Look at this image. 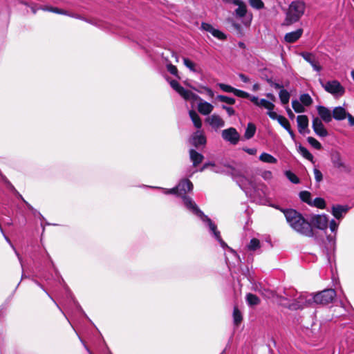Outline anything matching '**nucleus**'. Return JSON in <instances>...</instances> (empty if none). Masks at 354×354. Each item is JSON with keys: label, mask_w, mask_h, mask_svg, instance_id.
<instances>
[{"label": "nucleus", "mask_w": 354, "mask_h": 354, "mask_svg": "<svg viewBox=\"0 0 354 354\" xmlns=\"http://www.w3.org/2000/svg\"><path fill=\"white\" fill-rule=\"evenodd\" d=\"M234 94L239 97L248 98L250 97V94L241 90L234 88Z\"/></svg>", "instance_id": "09e8293b"}, {"label": "nucleus", "mask_w": 354, "mask_h": 354, "mask_svg": "<svg viewBox=\"0 0 354 354\" xmlns=\"http://www.w3.org/2000/svg\"><path fill=\"white\" fill-rule=\"evenodd\" d=\"M183 63L186 67H187L192 71L195 72V64L187 58H183Z\"/></svg>", "instance_id": "49530a36"}, {"label": "nucleus", "mask_w": 354, "mask_h": 354, "mask_svg": "<svg viewBox=\"0 0 354 354\" xmlns=\"http://www.w3.org/2000/svg\"><path fill=\"white\" fill-rule=\"evenodd\" d=\"M298 151L304 158L311 162H313V156L309 152V151L306 147L299 145L298 147Z\"/></svg>", "instance_id": "7c9ffc66"}, {"label": "nucleus", "mask_w": 354, "mask_h": 354, "mask_svg": "<svg viewBox=\"0 0 354 354\" xmlns=\"http://www.w3.org/2000/svg\"><path fill=\"white\" fill-rule=\"evenodd\" d=\"M333 118L337 120H342L348 116L351 115L350 113H347L345 109L342 106H337L334 108L332 112Z\"/></svg>", "instance_id": "5701e85b"}, {"label": "nucleus", "mask_w": 354, "mask_h": 354, "mask_svg": "<svg viewBox=\"0 0 354 354\" xmlns=\"http://www.w3.org/2000/svg\"><path fill=\"white\" fill-rule=\"evenodd\" d=\"M312 127L315 133L320 137H326L328 136V131L324 127L322 121L320 118L316 117L314 118L312 122Z\"/></svg>", "instance_id": "4468645a"}, {"label": "nucleus", "mask_w": 354, "mask_h": 354, "mask_svg": "<svg viewBox=\"0 0 354 354\" xmlns=\"http://www.w3.org/2000/svg\"><path fill=\"white\" fill-rule=\"evenodd\" d=\"M307 140H308V142L315 149H322L321 143L318 140H317L315 138L308 137Z\"/></svg>", "instance_id": "79ce46f5"}, {"label": "nucleus", "mask_w": 354, "mask_h": 354, "mask_svg": "<svg viewBox=\"0 0 354 354\" xmlns=\"http://www.w3.org/2000/svg\"><path fill=\"white\" fill-rule=\"evenodd\" d=\"M216 98L219 101H221L222 102H225L228 104H234L236 102L234 98L230 97H227L225 95H217Z\"/></svg>", "instance_id": "a19ab883"}, {"label": "nucleus", "mask_w": 354, "mask_h": 354, "mask_svg": "<svg viewBox=\"0 0 354 354\" xmlns=\"http://www.w3.org/2000/svg\"><path fill=\"white\" fill-rule=\"evenodd\" d=\"M274 109H270V111H268L267 114L269 115L270 118L272 120H279V118L281 115H277V113L274 111H273Z\"/></svg>", "instance_id": "603ef678"}, {"label": "nucleus", "mask_w": 354, "mask_h": 354, "mask_svg": "<svg viewBox=\"0 0 354 354\" xmlns=\"http://www.w3.org/2000/svg\"><path fill=\"white\" fill-rule=\"evenodd\" d=\"M170 85L184 100L190 101L192 104H194L199 98L198 95L185 89L176 80L171 81Z\"/></svg>", "instance_id": "9d476101"}, {"label": "nucleus", "mask_w": 354, "mask_h": 354, "mask_svg": "<svg viewBox=\"0 0 354 354\" xmlns=\"http://www.w3.org/2000/svg\"><path fill=\"white\" fill-rule=\"evenodd\" d=\"M224 3L233 4L237 8L234 10V14L236 18L244 19L243 24L249 26L252 20V14L248 13V8L244 1L242 0H221Z\"/></svg>", "instance_id": "39448f33"}, {"label": "nucleus", "mask_w": 354, "mask_h": 354, "mask_svg": "<svg viewBox=\"0 0 354 354\" xmlns=\"http://www.w3.org/2000/svg\"><path fill=\"white\" fill-rule=\"evenodd\" d=\"M331 162L335 168L341 172L349 173L351 171L350 167L346 164L339 153L336 152L331 156Z\"/></svg>", "instance_id": "9b49d317"}, {"label": "nucleus", "mask_w": 354, "mask_h": 354, "mask_svg": "<svg viewBox=\"0 0 354 354\" xmlns=\"http://www.w3.org/2000/svg\"><path fill=\"white\" fill-rule=\"evenodd\" d=\"M292 106L296 113H304L306 111L305 106L297 100L292 101Z\"/></svg>", "instance_id": "473e14b6"}, {"label": "nucleus", "mask_w": 354, "mask_h": 354, "mask_svg": "<svg viewBox=\"0 0 354 354\" xmlns=\"http://www.w3.org/2000/svg\"><path fill=\"white\" fill-rule=\"evenodd\" d=\"M246 301L249 306H257L260 303V299L255 295L248 293L246 295Z\"/></svg>", "instance_id": "cd10ccee"}, {"label": "nucleus", "mask_w": 354, "mask_h": 354, "mask_svg": "<svg viewBox=\"0 0 354 354\" xmlns=\"http://www.w3.org/2000/svg\"><path fill=\"white\" fill-rule=\"evenodd\" d=\"M266 97L272 102L276 100V97L272 93H267Z\"/></svg>", "instance_id": "0e129e2a"}, {"label": "nucleus", "mask_w": 354, "mask_h": 354, "mask_svg": "<svg viewBox=\"0 0 354 354\" xmlns=\"http://www.w3.org/2000/svg\"><path fill=\"white\" fill-rule=\"evenodd\" d=\"M278 122L286 130L290 127V122L288 120L283 116H280L279 118Z\"/></svg>", "instance_id": "a18cd8bd"}, {"label": "nucleus", "mask_w": 354, "mask_h": 354, "mask_svg": "<svg viewBox=\"0 0 354 354\" xmlns=\"http://www.w3.org/2000/svg\"><path fill=\"white\" fill-rule=\"evenodd\" d=\"M255 132L256 126L253 123H248L244 134L245 138L248 140L252 138L254 136Z\"/></svg>", "instance_id": "bb28decb"}, {"label": "nucleus", "mask_w": 354, "mask_h": 354, "mask_svg": "<svg viewBox=\"0 0 354 354\" xmlns=\"http://www.w3.org/2000/svg\"><path fill=\"white\" fill-rule=\"evenodd\" d=\"M311 226L313 225L319 230H325L328 227V217L325 214L312 215L310 218Z\"/></svg>", "instance_id": "f8f14e48"}, {"label": "nucleus", "mask_w": 354, "mask_h": 354, "mask_svg": "<svg viewBox=\"0 0 354 354\" xmlns=\"http://www.w3.org/2000/svg\"><path fill=\"white\" fill-rule=\"evenodd\" d=\"M348 122H349L350 125H351V126L354 125V116H353V115L348 116Z\"/></svg>", "instance_id": "338daca9"}, {"label": "nucleus", "mask_w": 354, "mask_h": 354, "mask_svg": "<svg viewBox=\"0 0 354 354\" xmlns=\"http://www.w3.org/2000/svg\"><path fill=\"white\" fill-rule=\"evenodd\" d=\"M201 29L210 32L214 37L224 40L226 39L225 35L218 29L214 28L211 24L203 22L201 24Z\"/></svg>", "instance_id": "f3484780"}, {"label": "nucleus", "mask_w": 354, "mask_h": 354, "mask_svg": "<svg viewBox=\"0 0 354 354\" xmlns=\"http://www.w3.org/2000/svg\"><path fill=\"white\" fill-rule=\"evenodd\" d=\"M218 86H219V88L223 91H225V92H227V93H234V87L230 86V85H227V84H223V83H220L218 84Z\"/></svg>", "instance_id": "c03bdc74"}, {"label": "nucleus", "mask_w": 354, "mask_h": 354, "mask_svg": "<svg viewBox=\"0 0 354 354\" xmlns=\"http://www.w3.org/2000/svg\"><path fill=\"white\" fill-rule=\"evenodd\" d=\"M283 214L286 221L295 231L305 236H313L314 232L311 224L300 213L290 209L283 210Z\"/></svg>", "instance_id": "7ed1b4c3"}, {"label": "nucleus", "mask_w": 354, "mask_h": 354, "mask_svg": "<svg viewBox=\"0 0 354 354\" xmlns=\"http://www.w3.org/2000/svg\"><path fill=\"white\" fill-rule=\"evenodd\" d=\"M261 176L265 180H270L272 177V174L270 171H264Z\"/></svg>", "instance_id": "6e6d98bb"}, {"label": "nucleus", "mask_w": 354, "mask_h": 354, "mask_svg": "<svg viewBox=\"0 0 354 354\" xmlns=\"http://www.w3.org/2000/svg\"><path fill=\"white\" fill-rule=\"evenodd\" d=\"M0 231L1 232V233L3 234L5 239L6 240V241L9 243V245L11 246V248L13 249V250L15 251L16 255L18 257V259L19 261H20V263H21V257H20L19 254L17 252V251L16 250L15 248L14 247V245H12V243H11L10 240L9 239V238L8 236H6L4 233H3V230L1 229V230H0ZM22 265V263H21Z\"/></svg>", "instance_id": "de8ad7c7"}, {"label": "nucleus", "mask_w": 354, "mask_h": 354, "mask_svg": "<svg viewBox=\"0 0 354 354\" xmlns=\"http://www.w3.org/2000/svg\"><path fill=\"white\" fill-rule=\"evenodd\" d=\"M193 185L188 179L181 180L176 187L166 190L165 194H177L178 196L183 197L184 205L189 209L193 214L198 216L204 223H205L209 227V230L214 234L216 240L220 243L221 247H227L226 243L222 240L220 232L217 230L216 225L212 221V220L198 208L195 202L185 194L192 191Z\"/></svg>", "instance_id": "f257e3e1"}, {"label": "nucleus", "mask_w": 354, "mask_h": 354, "mask_svg": "<svg viewBox=\"0 0 354 354\" xmlns=\"http://www.w3.org/2000/svg\"><path fill=\"white\" fill-rule=\"evenodd\" d=\"M189 157L194 167H196L198 165H199L204 158L201 153L197 152L194 149L189 150Z\"/></svg>", "instance_id": "393cba45"}, {"label": "nucleus", "mask_w": 354, "mask_h": 354, "mask_svg": "<svg viewBox=\"0 0 354 354\" xmlns=\"http://www.w3.org/2000/svg\"><path fill=\"white\" fill-rule=\"evenodd\" d=\"M42 10H45V11L55 12L57 14H60V15H68V12L67 11H66L64 10L59 9L58 8H55V7L46 6V7L43 8Z\"/></svg>", "instance_id": "4c0bfd02"}, {"label": "nucleus", "mask_w": 354, "mask_h": 354, "mask_svg": "<svg viewBox=\"0 0 354 354\" xmlns=\"http://www.w3.org/2000/svg\"><path fill=\"white\" fill-rule=\"evenodd\" d=\"M222 109L226 111V112H227V113L228 114L229 116H231V115H233L235 114V111L232 107L227 106L225 105H223L222 106Z\"/></svg>", "instance_id": "864d4df0"}, {"label": "nucleus", "mask_w": 354, "mask_h": 354, "mask_svg": "<svg viewBox=\"0 0 354 354\" xmlns=\"http://www.w3.org/2000/svg\"><path fill=\"white\" fill-rule=\"evenodd\" d=\"M167 71L174 75H177L178 70L177 68L172 65L171 64H167Z\"/></svg>", "instance_id": "3c124183"}, {"label": "nucleus", "mask_w": 354, "mask_h": 354, "mask_svg": "<svg viewBox=\"0 0 354 354\" xmlns=\"http://www.w3.org/2000/svg\"><path fill=\"white\" fill-rule=\"evenodd\" d=\"M190 142L196 147L205 145L206 144V138L204 132L201 129L197 130L190 138Z\"/></svg>", "instance_id": "2eb2a0df"}, {"label": "nucleus", "mask_w": 354, "mask_h": 354, "mask_svg": "<svg viewBox=\"0 0 354 354\" xmlns=\"http://www.w3.org/2000/svg\"><path fill=\"white\" fill-rule=\"evenodd\" d=\"M322 86L326 92L335 97H342L345 93L344 87L337 80L328 81L326 83L322 82Z\"/></svg>", "instance_id": "6e6552de"}, {"label": "nucleus", "mask_w": 354, "mask_h": 354, "mask_svg": "<svg viewBox=\"0 0 354 354\" xmlns=\"http://www.w3.org/2000/svg\"><path fill=\"white\" fill-rule=\"evenodd\" d=\"M339 224L334 220L330 221V229L334 232L337 230Z\"/></svg>", "instance_id": "5fc2aeb1"}, {"label": "nucleus", "mask_w": 354, "mask_h": 354, "mask_svg": "<svg viewBox=\"0 0 354 354\" xmlns=\"http://www.w3.org/2000/svg\"><path fill=\"white\" fill-rule=\"evenodd\" d=\"M302 57L308 62L313 68V69L316 71H320L322 70V66L319 65V62L317 61L314 55L310 53H301Z\"/></svg>", "instance_id": "aec40b11"}, {"label": "nucleus", "mask_w": 354, "mask_h": 354, "mask_svg": "<svg viewBox=\"0 0 354 354\" xmlns=\"http://www.w3.org/2000/svg\"><path fill=\"white\" fill-rule=\"evenodd\" d=\"M214 171L217 173H225L232 176L247 194H251L252 190L254 189V184L252 180L244 176L240 167L237 165L226 164L223 165L221 169H215Z\"/></svg>", "instance_id": "20e7f679"}, {"label": "nucleus", "mask_w": 354, "mask_h": 354, "mask_svg": "<svg viewBox=\"0 0 354 354\" xmlns=\"http://www.w3.org/2000/svg\"><path fill=\"white\" fill-rule=\"evenodd\" d=\"M317 110L319 115L320 116L321 120H323L326 123L331 122L333 115L329 109L324 106H317Z\"/></svg>", "instance_id": "6ab92c4d"}, {"label": "nucleus", "mask_w": 354, "mask_h": 354, "mask_svg": "<svg viewBox=\"0 0 354 354\" xmlns=\"http://www.w3.org/2000/svg\"><path fill=\"white\" fill-rule=\"evenodd\" d=\"M206 122L214 129H219L225 125L224 120L218 115L214 114L206 119Z\"/></svg>", "instance_id": "412c9836"}, {"label": "nucleus", "mask_w": 354, "mask_h": 354, "mask_svg": "<svg viewBox=\"0 0 354 354\" xmlns=\"http://www.w3.org/2000/svg\"><path fill=\"white\" fill-rule=\"evenodd\" d=\"M189 117L194 125V127L200 129L202 127V121L198 114L194 110H190L189 111Z\"/></svg>", "instance_id": "a878e982"}, {"label": "nucleus", "mask_w": 354, "mask_h": 354, "mask_svg": "<svg viewBox=\"0 0 354 354\" xmlns=\"http://www.w3.org/2000/svg\"><path fill=\"white\" fill-rule=\"evenodd\" d=\"M259 160L267 163H276L277 162V160L274 156L265 152L260 155Z\"/></svg>", "instance_id": "c85d7f7f"}, {"label": "nucleus", "mask_w": 354, "mask_h": 354, "mask_svg": "<svg viewBox=\"0 0 354 354\" xmlns=\"http://www.w3.org/2000/svg\"><path fill=\"white\" fill-rule=\"evenodd\" d=\"M336 297V292L334 289H326L316 293L313 297V300L318 304H328L333 301Z\"/></svg>", "instance_id": "1a4fd4ad"}, {"label": "nucleus", "mask_w": 354, "mask_h": 354, "mask_svg": "<svg viewBox=\"0 0 354 354\" xmlns=\"http://www.w3.org/2000/svg\"><path fill=\"white\" fill-rule=\"evenodd\" d=\"M248 247L250 250L254 251L260 248V242L257 239L254 238L251 239Z\"/></svg>", "instance_id": "37998d69"}, {"label": "nucleus", "mask_w": 354, "mask_h": 354, "mask_svg": "<svg viewBox=\"0 0 354 354\" xmlns=\"http://www.w3.org/2000/svg\"><path fill=\"white\" fill-rule=\"evenodd\" d=\"M240 79L243 82H249V78L245 75L244 74H239V75Z\"/></svg>", "instance_id": "052dcab7"}, {"label": "nucleus", "mask_w": 354, "mask_h": 354, "mask_svg": "<svg viewBox=\"0 0 354 354\" xmlns=\"http://www.w3.org/2000/svg\"><path fill=\"white\" fill-rule=\"evenodd\" d=\"M223 138L232 145H236L240 139V135L236 129L230 127L222 131Z\"/></svg>", "instance_id": "ddd939ff"}, {"label": "nucleus", "mask_w": 354, "mask_h": 354, "mask_svg": "<svg viewBox=\"0 0 354 354\" xmlns=\"http://www.w3.org/2000/svg\"><path fill=\"white\" fill-rule=\"evenodd\" d=\"M286 131L288 132V133L290 134L291 138L292 140H295V135L294 133V132L292 131V130L291 129V128L290 127L289 129H287Z\"/></svg>", "instance_id": "69168bd1"}, {"label": "nucleus", "mask_w": 354, "mask_h": 354, "mask_svg": "<svg viewBox=\"0 0 354 354\" xmlns=\"http://www.w3.org/2000/svg\"><path fill=\"white\" fill-rule=\"evenodd\" d=\"M286 176L288 178V179L292 182L294 184H298L299 183V178L292 171H286L285 172Z\"/></svg>", "instance_id": "ea45409f"}, {"label": "nucleus", "mask_w": 354, "mask_h": 354, "mask_svg": "<svg viewBox=\"0 0 354 354\" xmlns=\"http://www.w3.org/2000/svg\"><path fill=\"white\" fill-rule=\"evenodd\" d=\"M299 196L302 201L309 205H312L311 194L309 192L302 191L299 193Z\"/></svg>", "instance_id": "f704fd0d"}, {"label": "nucleus", "mask_w": 354, "mask_h": 354, "mask_svg": "<svg viewBox=\"0 0 354 354\" xmlns=\"http://www.w3.org/2000/svg\"><path fill=\"white\" fill-rule=\"evenodd\" d=\"M312 301H313V297L301 295L298 298L294 299L292 303H290L287 298L281 297L280 299V304L290 310H295L308 306L311 304Z\"/></svg>", "instance_id": "0eeeda50"}, {"label": "nucleus", "mask_w": 354, "mask_h": 354, "mask_svg": "<svg viewBox=\"0 0 354 354\" xmlns=\"http://www.w3.org/2000/svg\"><path fill=\"white\" fill-rule=\"evenodd\" d=\"M286 111H287V113L290 119H293L295 118V114L293 113V112L291 111V109L290 108H288V107L286 108Z\"/></svg>", "instance_id": "680f3d73"}, {"label": "nucleus", "mask_w": 354, "mask_h": 354, "mask_svg": "<svg viewBox=\"0 0 354 354\" xmlns=\"http://www.w3.org/2000/svg\"><path fill=\"white\" fill-rule=\"evenodd\" d=\"M243 150L250 155H255L257 152L255 148H243Z\"/></svg>", "instance_id": "4d7b16f0"}, {"label": "nucleus", "mask_w": 354, "mask_h": 354, "mask_svg": "<svg viewBox=\"0 0 354 354\" xmlns=\"http://www.w3.org/2000/svg\"><path fill=\"white\" fill-rule=\"evenodd\" d=\"M320 209H324L326 207V202L322 198H316L312 201V205Z\"/></svg>", "instance_id": "58836bf2"}, {"label": "nucleus", "mask_w": 354, "mask_h": 354, "mask_svg": "<svg viewBox=\"0 0 354 354\" xmlns=\"http://www.w3.org/2000/svg\"><path fill=\"white\" fill-rule=\"evenodd\" d=\"M251 102H252L255 105H258L259 103V98L256 96H250L248 97Z\"/></svg>", "instance_id": "13d9d810"}, {"label": "nucleus", "mask_w": 354, "mask_h": 354, "mask_svg": "<svg viewBox=\"0 0 354 354\" xmlns=\"http://www.w3.org/2000/svg\"><path fill=\"white\" fill-rule=\"evenodd\" d=\"M279 96L282 104H287L289 102L290 94L286 89H281L279 93Z\"/></svg>", "instance_id": "c756f323"}, {"label": "nucleus", "mask_w": 354, "mask_h": 354, "mask_svg": "<svg viewBox=\"0 0 354 354\" xmlns=\"http://www.w3.org/2000/svg\"><path fill=\"white\" fill-rule=\"evenodd\" d=\"M299 101L304 106H309L313 102L312 97L308 93L301 94L299 97Z\"/></svg>", "instance_id": "2f4dec72"}, {"label": "nucleus", "mask_w": 354, "mask_h": 354, "mask_svg": "<svg viewBox=\"0 0 354 354\" xmlns=\"http://www.w3.org/2000/svg\"><path fill=\"white\" fill-rule=\"evenodd\" d=\"M250 6L257 10L264 8V3L261 0H248Z\"/></svg>", "instance_id": "e433bc0d"}, {"label": "nucleus", "mask_w": 354, "mask_h": 354, "mask_svg": "<svg viewBox=\"0 0 354 354\" xmlns=\"http://www.w3.org/2000/svg\"><path fill=\"white\" fill-rule=\"evenodd\" d=\"M205 90L207 93V94L208 95V96H209L210 97H213L214 96V93L213 92V91L212 89H210L209 88H205Z\"/></svg>", "instance_id": "bf43d9fd"}, {"label": "nucleus", "mask_w": 354, "mask_h": 354, "mask_svg": "<svg viewBox=\"0 0 354 354\" xmlns=\"http://www.w3.org/2000/svg\"><path fill=\"white\" fill-rule=\"evenodd\" d=\"M196 102H198V111L200 113L204 115H209L212 113V111L214 109V106L211 104L210 103L202 100L200 97L196 100ZM196 102V101L194 102Z\"/></svg>", "instance_id": "a211bd4d"}, {"label": "nucleus", "mask_w": 354, "mask_h": 354, "mask_svg": "<svg viewBox=\"0 0 354 354\" xmlns=\"http://www.w3.org/2000/svg\"><path fill=\"white\" fill-rule=\"evenodd\" d=\"M273 86H274V88H276V89H281H281H283V86H282V85H281V84H278V83H274V84H273Z\"/></svg>", "instance_id": "774afa93"}, {"label": "nucleus", "mask_w": 354, "mask_h": 354, "mask_svg": "<svg viewBox=\"0 0 354 354\" xmlns=\"http://www.w3.org/2000/svg\"><path fill=\"white\" fill-rule=\"evenodd\" d=\"M302 33L303 30L301 28H299L295 31L286 33L285 35L284 39L288 43H293L301 37Z\"/></svg>", "instance_id": "b1692460"}, {"label": "nucleus", "mask_w": 354, "mask_h": 354, "mask_svg": "<svg viewBox=\"0 0 354 354\" xmlns=\"http://www.w3.org/2000/svg\"><path fill=\"white\" fill-rule=\"evenodd\" d=\"M233 318H234V322L236 325H239L241 323V322L242 321L241 313L238 309V308L236 306L234 308Z\"/></svg>", "instance_id": "c9c22d12"}, {"label": "nucleus", "mask_w": 354, "mask_h": 354, "mask_svg": "<svg viewBox=\"0 0 354 354\" xmlns=\"http://www.w3.org/2000/svg\"><path fill=\"white\" fill-rule=\"evenodd\" d=\"M298 131L301 134H306L310 132L308 129V118L306 115H299L297 117Z\"/></svg>", "instance_id": "dca6fc26"}, {"label": "nucleus", "mask_w": 354, "mask_h": 354, "mask_svg": "<svg viewBox=\"0 0 354 354\" xmlns=\"http://www.w3.org/2000/svg\"><path fill=\"white\" fill-rule=\"evenodd\" d=\"M283 214L286 221L295 231L305 236H313L314 232L311 224L300 213L290 209L283 210Z\"/></svg>", "instance_id": "f03ea898"}, {"label": "nucleus", "mask_w": 354, "mask_h": 354, "mask_svg": "<svg viewBox=\"0 0 354 354\" xmlns=\"http://www.w3.org/2000/svg\"><path fill=\"white\" fill-rule=\"evenodd\" d=\"M348 210V207L346 205H333L332 207V214L335 218L339 220L342 219L344 216L346 214Z\"/></svg>", "instance_id": "4be33fe9"}, {"label": "nucleus", "mask_w": 354, "mask_h": 354, "mask_svg": "<svg viewBox=\"0 0 354 354\" xmlns=\"http://www.w3.org/2000/svg\"><path fill=\"white\" fill-rule=\"evenodd\" d=\"M258 106L263 107L266 109L268 111H270V109H274L275 106L272 102H269L265 99L259 100Z\"/></svg>", "instance_id": "72a5a7b5"}, {"label": "nucleus", "mask_w": 354, "mask_h": 354, "mask_svg": "<svg viewBox=\"0 0 354 354\" xmlns=\"http://www.w3.org/2000/svg\"><path fill=\"white\" fill-rule=\"evenodd\" d=\"M214 164L212 162H207L203 165V166L200 169V171H204L206 168H207L209 166H214Z\"/></svg>", "instance_id": "e2e57ef3"}, {"label": "nucleus", "mask_w": 354, "mask_h": 354, "mask_svg": "<svg viewBox=\"0 0 354 354\" xmlns=\"http://www.w3.org/2000/svg\"><path fill=\"white\" fill-rule=\"evenodd\" d=\"M313 173L315 176V180L318 183L321 182L323 179V176L322 172L317 168L313 169Z\"/></svg>", "instance_id": "8fccbe9b"}, {"label": "nucleus", "mask_w": 354, "mask_h": 354, "mask_svg": "<svg viewBox=\"0 0 354 354\" xmlns=\"http://www.w3.org/2000/svg\"><path fill=\"white\" fill-rule=\"evenodd\" d=\"M305 3L301 1H292L288 8L284 24L290 25L297 22L304 15Z\"/></svg>", "instance_id": "423d86ee"}]
</instances>
